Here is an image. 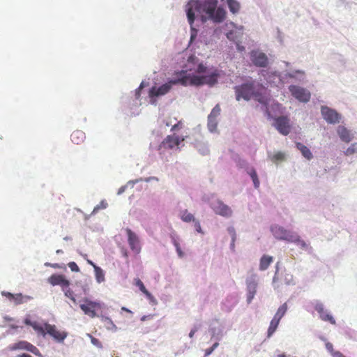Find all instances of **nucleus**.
<instances>
[{"label":"nucleus","instance_id":"f257e3e1","mask_svg":"<svg viewBox=\"0 0 357 357\" xmlns=\"http://www.w3.org/2000/svg\"><path fill=\"white\" fill-rule=\"evenodd\" d=\"M196 59L195 56H190L188 63H192L193 68L176 73L174 77L162 85L152 86L149 90V102L155 105L158 98L168 93L172 86L178 84L183 86L215 85L220 77V71L214 68H208L203 63H196Z\"/></svg>","mask_w":357,"mask_h":357},{"label":"nucleus","instance_id":"f03ea898","mask_svg":"<svg viewBox=\"0 0 357 357\" xmlns=\"http://www.w3.org/2000/svg\"><path fill=\"white\" fill-rule=\"evenodd\" d=\"M185 12L192 29L195 20L203 23L211 21L217 24L222 22L226 17V11L218 6V0H189Z\"/></svg>","mask_w":357,"mask_h":357},{"label":"nucleus","instance_id":"7ed1b4c3","mask_svg":"<svg viewBox=\"0 0 357 357\" xmlns=\"http://www.w3.org/2000/svg\"><path fill=\"white\" fill-rule=\"evenodd\" d=\"M236 99L239 101L241 98L249 100L252 98L258 101H264L262 92L264 87L255 80H248L246 82L234 87Z\"/></svg>","mask_w":357,"mask_h":357},{"label":"nucleus","instance_id":"20e7f679","mask_svg":"<svg viewBox=\"0 0 357 357\" xmlns=\"http://www.w3.org/2000/svg\"><path fill=\"white\" fill-rule=\"evenodd\" d=\"M264 101H259L261 105V110L264 112L268 119H274L283 113L282 106L273 99L263 96Z\"/></svg>","mask_w":357,"mask_h":357},{"label":"nucleus","instance_id":"39448f33","mask_svg":"<svg viewBox=\"0 0 357 357\" xmlns=\"http://www.w3.org/2000/svg\"><path fill=\"white\" fill-rule=\"evenodd\" d=\"M259 75L261 80L263 78L267 84L272 86H279L280 84H284V78L282 77L283 73L271 68L260 70Z\"/></svg>","mask_w":357,"mask_h":357},{"label":"nucleus","instance_id":"423d86ee","mask_svg":"<svg viewBox=\"0 0 357 357\" xmlns=\"http://www.w3.org/2000/svg\"><path fill=\"white\" fill-rule=\"evenodd\" d=\"M227 26L229 29L226 33V36L227 39L229 40L230 41H233L234 43H235L238 50H243L244 47L241 46L239 44L243 34V26L237 25L234 22H230L227 24Z\"/></svg>","mask_w":357,"mask_h":357},{"label":"nucleus","instance_id":"0eeeda50","mask_svg":"<svg viewBox=\"0 0 357 357\" xmlns=\"http://www.w3.org/2000/svg\"><path fill=\"white\" fill-rule=\"evenodd\" d=\"M282 77L284 78V83H289L291 82L298 85L307 82V75L305 71L300 69H287L283 72Z\"/></svg>","mask_w":357,"mask_h":357},{"label":"nucleus","instance_id":"6e6552de","mask_svg":"<svg viewBox=\"0 0 357 357\" xmlns=\"http://www.w3.org/2000/svg\"><path fill=\"white\" fill-rule=\"evenodd\" d=\"M320 113L323 119L328 124H338L342 121L343 119L342 115L336 109L327 105H321L320 107Z\"/></svg>","mask_w":357,"mask_h":357},{"label":"nucleus","instance_id":"1a4fd4ad","mask_svg":"<svg viewBox=\"0 0 357 357\" xmlns=\"http://www.w3.org/2000/svg\"><path fill=\"white\" fill-rule=\"evenodd\" d=\"M271 231L273 236L281 241H285L290 243L295 241L296 232L291 230L286 229L279 225H273L271 227Z\"/></svg>","mask_w":357,"mask_h":357},{"label":"nucleus","instance_id":"9d476101","mask_svg":"<svg viewBox=\"0 0 357 357\" xmlns=\"http://www.w3.org/2000/svg\"><path fill=\"white\" fill-rule=\"evenodd\" d=\"M258 282L259 275L254 272L250 273L245 280L247 303L248 304L252 302L257 293Z\"/></svg>","mask_w":357,"mask_h":357},{"label":"nucleus","instance_id":"9b49d317","mask_svg":"<svg viewBox=\"0 0 357 357\" xmlns=\"http://www.w3.org/2000/svg\"><path fill=\"white\" fill-rule=\"evenodd\" d=\"M291 95L301 102L307 103L311 98V93L305 88L297 84H291L288 86Z\"/></svg>","mask_w":357,"mask_h":357},{"label":"nucleus","instance_id":"f8f14e48","mask_svg":"<svg viewBox=\"0 0 357 357\" xmlns=\"http://www.w3.org/2000/svg\"><path fill=\"white\" fill-rule=\"evenodd\" d=\"M213 211L218 215L225 218H230L233 215L231 208L220 199H215L210 203Z\"/></svg>","mask_w":357,"mask_h":357},{"label":"nucleus","instance_id":"ddd939ff","mask_svg":"<svg viewBox=\"0 0 357 357\" xmlns=\"http://www.w3.org/2000/svg\"><path fill=\"white\" fill-rule=\"evenodd\" d=\"M43 328L45 333L40 335L43 337H45V335L48 334L59 343H63L68 336L67 332L58 331L55 325L45 323Z\"/></svg>","mask_w":357,"mask_h":357},{"label":"nucleus","instance_id":"4468645a","mask_svg":"<svg viewBox=\"0 0 357 357\" xmlns=\"http://www.w3.org/2000/svg\"><path fill=\"white\" fill-rule=\"evenodd\" d=\"M7 349L9 351H19V350H23V351H29L33 354H35L37 356L41 357L42 354L38 350V349L33 345L32 344L28 342L27 341L24 340H20L15 343L10 344Z\"/></svg>","mask_w":357,"mask_h":357},{"label":"nucleus","instance_id":"2eb2a0df","mask_svg":"<svg viewBox=\"0 0 357 357\" xmlns=\"http://www.w3.org/2000/svg\"><path fill=\"white\" fill-rule=\"evenodd\" d=\"M336 133L340 141L347 144L352 142L357 135L356 131L346 127L344 125L340 124L336 127Z\"/></svg>","mask_w":357,"mask_h":357},{"label":"nucleus","instance_id":"dca6fc26","mask_svg":"<svg viewBox=\"0 0 357 357\" xmlns=\"http://www.w3.org/2000/svg\"><path fill=\"white\" fill-rule=\"evenodd\" d=\"M184 138H180L176 135H168L159 146V149L162 148L179 150L181 146H184Z\"/></svg>","mask_w":357,"mask_h":357},{"label":"nucleus","instance_id":"f3484780","mask_svg":"<svg viewBox=\"0 0 357 357\" xmlns=\"http://www.w3.org/2000/svg\"><path fill=\"white\" fill-rule=\"evenodd\" d=\"M250 57L252 64L259 68H267L270 63L267 55L260 50L251 51Z\"/></svg>","mask_w":357,"mask_h":357},{"label":"nucleus","instance_id":"a211bd4d","mask_svg":"<svg viewBox=\"0 0 357 357\" xmlns=\"http://www.w3.org/2000/svg\"><path fill=\"white\" fill-rule=\"evenodd\" d=\"M82 301L84 303L80 304L79 307L84 314L92 318L98 317L95 310L101 307L100 303L92 301L87 298H84Z\"/></svg>","mask_w":357,"mask_h":357},{"label":"nucleus","instance_id":"6ab92c4d","mask_svg":"<svg viewBox=\"0 0 357 357\" xmlns=\"http://www.w3.org/2000/svg\"><path fill=\"white\" fill-rule=\"evenodd\" d=\"M273 120L274 123L273 125L280 134L287 135L290 132L289 119L287 116H281Z\"/></svg>","mask_w":357,"mask_h":357},{"label":"nucleus","instance_id":"aec40b11","mask_svg":"<svg viewBox=\"0 0 357 357\" xmlns=\"http://www.w3.org/2000/svg\"><path fill=\"white\" fill-rule=\"evenodd\" d=\"M314 309L319 313L321 320L329 321L331 324H335V320L330 314L328 310L324 308V305L320 301H317L314 304Z\"/></svg>","mask_w":357,"mask_h":357},{"label":"nucleus","instance_id":"412c9836","mask_svg":"<svg viewBox=\"0 0 357 357\" xmlns=\"http://www.w3.org/2000/svg\"><path fill=\"white\" fill-rule=\"evenodd\" d=\"M128 241L130 249L136 254L141 251V245L138 236L131 229H127Z\"/></svg>","mask_w":357,"mask_h":357},{"label":"nucleus","instance_id":"4be33fe9","mask_svg":"<svg viewBox=\"0 0 357 357\" xmlns=\"http://www.w3.org/2000/svg\"><path fill=\"white\" fill-rule=\"evenodd\" d=\"M1 294L6 296L10 301H14L16 305L26 302L28 300L31 299L29 296H23L21 294H13L10 292L2 291Z\"/></svg>","mask_w":357,"mask_h":357},{"label":"nucleus","instance_id":"5701e85b","mask_svg":"<svg viewBox=\"0 0 357 357\" xmlns=\"http://www.w3.org/2000/svg\"><path fill=\"white\" fill-rule=\"evenodd\" d=\"M242 163L245 164V171L252 178L255 188H259L260 185V181L259 180L255 169L252 166L247 165L245 161H243Z\"/></svg>","mask_w":357,"mask_h":357},{"label":"nucleus","instance_id":"b1692460","mask_svg":"<svg viewBox=\"0 0 357 357\" xmlns=\"http://www.w3.org/2000/svg\"><path fill=\"white\" fill-rule=\"evenodd\" d=\"M195 148L202 155H207L210 153L208 144L204 141L196 140L195 142Z\"/></svg>","mask_w":357,"mask_h":357},{"label":"nucleus","instance_id":"393cba45","mask_svg":"<svg viewBox=\"0 0 357 357\" xmlns=\"http://www.w3.org/2000/svg\"><path fill=\"white\" fill-rule=\"evenodd\" d=\"M295 241H291L290 243H294L297 246H298L301 249L307 251L309 253H311L312 251V247L310 244L307 243L305 241L301 239L299 235L296 232Z\"/></svg>","mask_w":357,"mask_h":357},{"label":"nucleus","instance_id":"a878e982","mask_svg":"<svg viewBox=\"0 0 357 357\" xmlns=\"http://www.w3.org/2000/svg\"><path fill=\"white\" fill-rule=\"evenodd\" d=\"M24 322L26 325L31 326L38 334L45 333L43 326L37 321H32L29 317H26Z\"/></svg>","mask_w":357,"mask_h":357},{"label":"nucleus","instance_id":"bb28decb","mask_svg":"<svg viewBox=\"0 0 357 357\" xmlns=\"http://www.w3.org/2000/svg\"><path fill=\"white\" fill-rule=\"evenodd\" d=\"M172 119H168L163 120V124L160 126L161 130H165L166 128L172 126L171 130H178L182 128V123L179 121L172 125Z\"/></svg>","mask_w":357,"mask_h":357},{"label":"nucleus","instance_id":"cd10ccee","mask_svg":"<svg viewBox=\"0 0 357 357\" xmlns=\"http://www.w3.org/2000/svg\"><path fill=\"white\" fill-rule=\"evenodd\" d=\"M135 284L137 287H139V290L146 296V297L150 300L151 303H155V299L154 298V297L151 295V294L149 291L146 290L143 282L139 279H136Z\"/></svg>","mask_w":357,"mask_h":357},{"label":"nucleus","instance_id":"c85d7f7f","mask_svg":"<svg viewBox=\"0 0 357 357\" xmlns=\"http://www.w3.org/2000/svg\"><path fill=\"white\" fill-rule=\"evenodd\" d=\"M85 137V133L82 130H75L71 135V140L76 144L83 142Z\"/></svg>","mask_w":357,"mask_h":357},{"label":"nucleus","instance_id":"c756f323","mask_svg":"<svg viewBox=\"0 0 357 357\" xmlns=\"http://www.w3.org/2000/svg\"><path fill=\"white\" fill-rule=\"evenodd\" d=\"M296 146L301 151L304 158L307 160H311L312 158V153L306 146L300 142H298L296 144Z\"/></svg>","mask_w":357,"mask_h":357},{"label":"nucleus","instance_id":"7c9ffc66","mask_svg":"<svg viewBox=\"0 0 357 357\" xmlns=\"http://www.w3.org/2000/svg\"><path fill=\"white\" fill-rule=\"evenodd\" d=\"M273 262V257L268 255H263L260 259L259 270L265 271L269 265Z\"/></svg>","mask_w":357,"mask_h":357},{"label":"nucleus","instance_id":"2f4dec72","mask_svg":"<svg viewBox=\"0 0 357 357\" xmlns=\"http://www.w3.org/2000/svg\"><path fill=\"white\" fill-rule=\"evenodd\" d=\"M229 11L233 14H237L241 8L240 3L237 0H227Z\"/></svg>","mask_w":357,"mask_h":357},{"label":"nucleus","instance_id":"473e14b6","mask_svg":"<svg viewBox=\"0 0 357 357\" xmlns=\"http://www.w3.org/2000/svg\"><path fill=\"white\" fill-rule=\"evenodd\" d=\"M268 158L273 162L283 161L285 159V155L282 152L271 153L268 152Z\"/></svg>","mask_w":357,"mask_h":357},{"label":"nucleus","instance_id":"72a5a7b5","mask_svg":"<svg viewBox=\"0 0 357 357\" xmlns=\"http://www.w3.org/2000/svg\"><path fill=\"white\" fill-rule=\"evenodd\" d=\"M179 216L180 218L185 222H194V220H196L194 215L189 213L186 209L181 211L180 212Z\"/></svg>","mask_w":357,"mask_h":357},{"label":"nucleus","instance_id":"f704fd0d","mask_svg":"<svg viewBox=\"0 0 357 357\" xmlns=\"http://www.w3.org/2000/svg\"><path fill=\"white\" fill-rule=\"evenodd\" d=\"M218 119H213L208 116V121H207V128L210 132H218Z\"/></svg>","mask_w":357,"mask_h":357},{"label":"nucleus","instance_id":"c9c22d12","mask_svg":"<svg viewBox=\"0 0 357 357\" xmlns=\"http://www.w3.org/2000/svg\"><path fill=\"white\" fill-rule=\"evenodd\" d=\"M102 321L104 323L105 327L107 330L112 331L114 332L117 331L116 326L114 324V322L110 318L107 317H102Z\"/></svg>","mask_w":357,"mask_h":357},{"label":"nucleus","instance_id":"e433bc0d","mask_svg":"<svg viewBox=\"0 0 357 357\" xmlns=\"http://www.w3.org/2000/svg\"><path fill=\"white\" fill-rule=\"evenodd\" d=\"M343 154L345 156L357 154V142L351 143L344 151H343Z\"/></svg>","mask_w":357,"mask_h":357},{"label":"nucleus","instance_id":"4c0bfd02","mask_svg":"<svg viewBox=\"0 0 357 357\" xmlns=\"http://www.w3.org/2000/svg\"><path fill=\"white\" fill-rule=\"evenodd\" d=\"M95 277L98 283H101L105 281V273L103 270L99 266H95Z\"/></svg>","mask_w":357,"mask_h":357},{"label":"nucleus","instance_id":"58836bf2","mask_svg":"<svg viewBox=\"0 0 357 357\" xmlns=\"http://www.w3.org/2000/svg\"><path fill=\"white\" fill-rule=\"evenodd\" d=\"M279 323H280V320H278L274 317L273 318V319L271 320V321L270 323L269 328L268 329V337H271L274 333V332L276 331Z\"/></svg>","mask_w":357,"mask_h":357},{"label":"nucleus","instance_id":"ea45409f","mask_svg":"<svg viewBox=\"0 0 357 357\" xmlns=\"http://www.w3.org/2000/svg\"><path fill=\"white\" fill-rule=\"evenodd\" d=\"M287 303L282 304L277 310L274 318L278 319L280 321V319L282 318V317L285 314L287 310Z\"/></svg>","mask_w":357,"mask_h":357},{"label":"nucleus","instance_id":"a19ab883","mask_svg":"<svg viewBox=\"0 0 357 357\" xmlns=\"http://www.w3.org/2000/svg\"><path fill=\"white\" fill-rule=\"evenodd\" d=\"M63 278L61 275L54 274L48 278V282L53 286L59 285Z\"/></svg>","mask_w":357,"mask_h":357},{"label":"nucleus","instance_id":"79ce46f5","mask_svg":"<svg viewBox=\"0 0 357 357\" xmlns=\"http://www.w3.org/2000/svg\"><path fill=\"white\" fill-rule=\"evenodd\" d=\"M282 280L287 285H294V276L290 273H284L282 277Z\"/></svg>","mask_w":357,"mask_h":357},{"label":"nucleus","instance_id":"37998d69","mask_svg":"<svg viewBox=\"0 0 357 357\" xmlns=\"http://www.w3.org/2000/svg\"><path fill=\"white\" fill-rule=\"evenodd\" d=\"M221 109L219 104H217L211 110V113L208 114V117L218 119V117L220 115Z\"/></svg>","mask_w":357,"mask_h":357},{"label":"nucleus","instance_id":"c03bdc74","mask_svg":"<svg viewBox=\"0 0 357 357\" xmlns=\"http://www.w3.org/2000/svg\"><path fill=\"white\" fill-rule=\"evenodd\" d=\"M107 207V203L105 200H102V201H101V202L99 204H98L96 206L94 207V208L92 211V214H95L100 209H104V208H106Z\"/></svg>","mask_w":357,"mask_h":357},{"label":"nucleus","instance_id":"a18cd8bd","mask_svg":"<svg viewBox=\"0 0 357 357\" xmlns=\"http://www.w3.org/2000/svg\"><path fill=\"white\" fill-rule=\"evenodd\" d=\"M219 343L218 342H215L211 347L206 349L205 351V356H208L211 354L213 351L218 347Z\"/></svg>","mask_w":357,"mask_h":357},{"label":"nucleus","instance_id":"49530a36","mask_svg":"<svg viewBox=\"0 0 357 357\" xmlns=\"http://www.w3.org/2000/svg\"><path fill=\"white\" fill-rule=\"evenodd\" d=\"M229 299L232 300V303L229 306H226V310L227 311L231 310V309L236 305L237 303L236 298L232 296L227 298L226 301H229Z\"/></svg>","mask_w":357,"mask_h":357},{"label":"nucleus","instance_id":"de8ad7c7","mask_svg":"<svg viewBox=\"0 0 357 357\" xmlns=\"http://www.w3.org/2000/svg\"><path fill=\"white\" fill-rule=\"evenodd\" d=\"M89 337L91 338V343L98 347V348H101L102 347V344L101 342L96 338L93 337L92 335H91L90 334H88Z\"/></svg>","mask_w":357,"mask_h":357},{"label":"nucleus","instance_id":"09e8293b","mask_svg":"<svg viewBox=\"0 0 357 357\" xmlns=\"http://www.w3.org/2000/svg\"><path fill=\"white\" fill-rule=\"evenodd\" d=\"M194 223V227L195 228V230L198 232V233H200V234H204L202 229V227H201V225H200V222L199 220H197V219L195 220H194L193 222Z\"/></svg>","mask_w":357,"mask_h":357},{"label":"nucleus","instance_id":"8fccbe9b","mask_svg":"<svg viewBox=\"0 0 357 357\" xmlns=\"http://www.w3.org/2000/svg\"><path fill=\"white\" fill-rule=\"evenodd\" d=\"M68 266L69 268H70V270L73 272H78L79 271V268L78 267V266L77 265V264L75 262H70L68 264Z\"/></svg>","mask_w":357,"mask_h":357},{"label":"nucleus","instance_id":"3c124183","mask_svg":"<svg viewBox=\"0 0 357 357\" xmlns=\"http://www.w3.org/2000/svg\"><path fill=\"white\" fill-rule=\"evenodd\" d=\"M143 181L142 178L135 179V180H130L126 185H128V187L133 188L136 183H139V181Z\"/></svg>","mask_w":357,"mask_h":357},{"label":"nucleus","instance_id":"603ef678","mask_svg":"<svg viewBox=\"0 0 357 357\" xmlns=\"http://www.w3.org/2000/svg\"><path fill=\"white\" fill-rule=\"evenodd\" d=\"M59 285L63 287V290L64 291L66 290L64 288L70 285V282L63 277Z\"/></svg>","mask_w":357,"mask_h":357},{"label":"nucleus","instance_id":"864d4df0","mask_svg":"<svg viewBox=\"0 0 357 357\" xmlns=\"http://www.w3.org/2000/svg\"><path fill=\"white\" fill-rule=\"evenodd\" d=\"M326 348L331 354L332 356H333V353H335L336 351L333 350V344L330 342H327L326 344Z\"/></svg>","mask_w":357,"mask_h":357},{"label":"nucleus","instance_id":"5fc2aeb1","mask_svg":"<svg viewBox=\"0 0 357 357\" xmlns=\"http://www.w3.org/2000/svg\"><path fill=\"white\" fill-rule=\"evenodd\" d=\"M172 242L174 246L175 247L176 250L181 248L179 243L177 241V240L176 239L175 237L172 236Z\"/></svg>","mask_w":357,"mask_h":357},{"label":"nucleus","instance_id":"6e6d98bb","mask_svg":"<svg viewBox=\"0 0 357 357\" xmlns=\"http://www.w3.org/2000/svg\"><path fill=\"white\" fill-rule=\"evenodd\" d=\"M128 188V185H122L119 190H118V192H117V195H122L125 191Z\"/></svg>","mask_w":357,"mask_h":357},{"label":"nucleus","instance_id":"4d7b16f0","mask_svg":"<svg viewBox=\"0 0 357 357\" xmlns=\"http://www.w3.org/2000/svg\"><path fill=\"white\" fill-rule=\"evenodd\" d=\"M64 294L66 297L70 298V297L73 296V292L70 289H68L64 290Z\"/></svg>","mask_w":357,"mask_h":357},{"label":"nucleus","instance_id":"13d9d810","mask_svg":"<svg viewBox=\"0 0 357 357\" xmlns=\"http://www.w3.org/2000/svg\"><path fill=\"white\" fill-rule=\"evenodd\" d=\"M276 275H277V272L275 273V275H274V277L273 278V287H274L275 289H278L280 287V286L276 284V281H277Z\"/></svg>","mask_w":357,"mask_h":357},{"label":"nucleus","instance_id":"bf43d9fd","mask_svg":"<svg viewBox=\"0 0 357 357\" xmlns=\"http://www.w3.org/2000/svg\"><path fill=\"white\" fill-rule=\"evenodd\" d=\"M229 233H232L233 235H232V243H231V246H234V242L235 241V231H234V229L233 227H230L228 229Z\"/></svg>","mask_w":357,"mask_h":357},{"label":"nucleus","instance_id":"052dcab7","mask_svg":"<svg viewBox=\"0 0 357 357\" xmlns=\"http://www.w3.org/2000/svg\"><path fill=\"white\" fill-rule=\"evenodd\" d=\"M176 252H177V255H178V257L179 258H183L185 256V253L183 252V250H181V248H180L179 249H177L176 250Z\"/></svg>","mask_w":357,"mask_h":357},{"label":"nucleus","instance_id":"680f3d73","mask_svg":"<svg viewBox=\"0 0 357 357\" xmlns=\"http://www.w3.org/2000/svg\"><path fill=\"white\" fill-rule=\"evenodd\" d=\"M144 87V82H142L139 87L136 90V98H138L139 97V91L140 90Z\"/></svg>","mask_w":357,"mask_h":357},{"label":"nucleus","instance_id":"e2e57ef3","mask_svg":"<svg viewBox=\"0 0 357 357\" xmlns=\"http://www.w3.org/2000/svg\"><path fill=\"white\" fill-rule=\"evenodd\" d=\"M333 357H346L343 354H342L340 351H335V353H333Z\"/></svg>","mask_w":357,"mask_h":357},{"label":"nucleus","instance_id":"0e129e2a","mask_svg":"<svg viewBox=\"0 0 357 357\" xmlns=\"http://www.w3.org/2000/svg\"><path fill=\"white\" fill-rule=\"evenodd\" d=\"M153 180L158 181V178L157 177H155V176H150V177H147V178H143V181H144L146 182H149V181H153Z\"/></svg>","mask_w":357,"mask_h":357},{"label":"nucleus","instance_id":"69168bd1","mask_svg":"<svg viewBox=\"0 0 357 357\" xmlns=\"http://www.w3.org/2000/svg\"><path fill=\"white\" fill-rule=\"evenodd\" d=\"M14 334H15V332L13 331V329H11L10 328V329L8 330L3 335L5 336L6 335H14Z\"/></svg>","mask_w":357,"mask_h":357},{"label":"nucleus","instance_id":"338daca9","mask_svg":"<svg viewBox=\"0 0 357 357\" xmlns=\"http://www.w3.org/2000/svg\"><path fill=\"white\" fill-rule=\"evenodd\" d=\"M86 261L89 264H90L91 266H92L93 267V268L95 269V266H97L92 261L89 260V259H86Z\"/></svg>","mask_w":357,"mask_h":357},{"label":"nucleus","instance_id":"774afa93","mask_svg":"<svg viewBox=\"0 0 357 357\" xmlns=\"http://www.w3.org/2000/svg\"><path fill=\"white\" fill-rule=\"evenodd\" d=\"M16 357H31V356L27 354H22L17 355Z\"/></svg>","mask_w":357,"mask_h":357}]
</instances>
